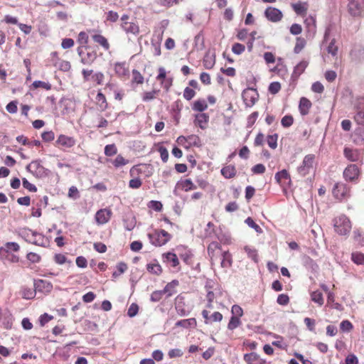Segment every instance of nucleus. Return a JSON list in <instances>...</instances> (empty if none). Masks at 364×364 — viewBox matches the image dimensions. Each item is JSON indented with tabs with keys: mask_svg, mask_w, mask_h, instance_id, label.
Instances as JSON below:
<instances>
[{
	"mask_svg": "<svg viewBox=\"0 0 364 364\" xmlns=\"http://www.w3.org/2000/svg\"><path fill=\"white\" fill-rule=\"evenodd\" d=\"M148 237L151 245L161 247L171 240V235L164 230H154L152 233L148 234Z\"/></svg>",
	"mask_w": 364,
	"mask_h": 364,
	"instance_id": "obj_1",
	"label": "nucleus"
},
{
	"mask_svg": "<svg viewBox=\"0 0 364 364\" xmlns=\"http://www.w3.org/2000/svg\"><path fill=\"white\" fill-rule=\"evenodd\" d=\"M334 228L339 235H346L351 230L350 221L346 215H340L334 220Z\"/></svg>",
	"mask_w": 364,
	"mask_h": 364,
	"instance_id": "obj_2",
	"label": "nucleus"
},
{
	"mask_svg": "<svg viewBox=\"0 0 364 364\" xmlns=\"http://www.w3.org/2000/svg\"><path fill=\"white\" fill-rule=\"evenodd\" d=\"M26 170L36 178H44L48 175V170L43 166L39 160L32 161L26 166Z\"/></svg>",
	"mask_w": 364,
	"mask_h": 364,
	"instance_id": "obj_3",
	"label": "nucleus"
},
{
	"mask_svg": "<svg viewBox=\"0 0 364 364\" xmlns=\"http://www.w3.org/2000/svg\"><path fill=\"white\" fill-rule=\"evenodd\" d=\"M20 235L28 243L36 245H42L43 244V237L42 235L30 229H23L20 232Z\"/></svg>",
	"mask_w": 364,
	"mask_h": 364,
	"instance_id": "obj_4",
	"label": "nucleus"
},
{
	"mask_svg": "<svg viewBox=\"0 0 364 364\" xmlns=\"http://www.w3.org/2000/svg\"><path fill=\"white\" fill-rule=\"evenodd\" d=\"M333 197L342 201L350 196V187L343 183H336L332 190Z\"/></svg>",
	"mask_w": 364,
	"mask_h": 364,
	"instance_id": "obj_5",
	"label": "nucleus"
},
{
	"mask_svg": "<svg viewBox=\"0 0 364 364\" xmlns=\"http://www.w3.org/2000/svg\"><path fill=\"white\" fill-rule=\"evenodd\" d=\"M360 175V170L355 164H349L343 171V176L346 181L356 182Z\"/></svg>",
	"mask_w": 364,
	"mask_h": 364,
	"instance_id": "obj_6",
	"label": "nucleus"
},
{
	"mask_svg": "<svg viewBox=\"0 0 364 364\" xmlns=\"http://www.w3.org/2000/svg\"><path fill=\"white\" fill-rule=\"evenodd\" d=\"M242 97L247 107H252L258 100L259 95L256 89L247 88L243 90Z\"/></svg>",
	"mask_w": 364,
	"mask_h": 364,
	"instance_id": "obj_7",
	"label": "nucleus"
},
{
	"mask_svg": "<svg viewBox=\"0 0 364 364\" xmlns=\"http://www.w3.org/2000/svg\"><path fill=\"white\" fill-rule=\"evenodd\" d=\"M76 144V140L74 137L69 136L65 134H60L55 141V146L63 150L73 147Z\"/></svg>",
	"mask_w": 364,
	"mask_h": 364,
	"instance_id": "obj_8",
	"label": "nucleus"
},
{
	"mask_svg": "<svg viewBox=\"0 0 364 364\" xmlns=\"http://www.w3.org/2000/svg\"><path fill=\"white\" fill-rule=\"evenodd\" d=\"M343 154L348 161L352 162L362 161L363 159V151L360 149L345 147Z\"/></svg>",
	"mask_w": 364,
	"mask_h": 364,
	"instance_id": "obj_9",
	"label": "nucleus"
},
{
	"mask_svg": "<svg viewBox=\"0 0 364 364\" xmlns=\"http://www.w3.org/2000/svg\"><path fill=\"white\" fill-rule=\"evenodd\" d=\"M159 74L156 76V80L160 82L161 87L166 90L168 91L173 84V79L166 77V71L164 68L160 67L158 69Z\"/></svg>",
	"mask_w": 364,
	"mask_h": 364,
	"instance_id": "obj_10",
	"label": "nucleus"
},
{
	"mask_svg": "<svg viewBox=\"0 0 364 364\" xmlns=\"http://www.w3.org/2000/svg\"><path fill=\"white\" fill-rule=\"evenodd\" d=\"M315 160V155H306L302 162V165L298 168L299 173L302 176H306L309 173L311 168H313Z\"/></svg>",
	"mask_w": 364,
	"mask_h": 364,
	"instance_id": "obj_11",
	"label": "nucleus"
},
{
	"mask_svg": "<svg viewBox=\"0 0 364 364\" xmlns=\"http://www.w3.org/2000/svg\"><path fill=\"white\" fill-rule=\"evenodd\" d=\"M223 252L221 245L218 242H212L208 247V253L210 257L211 263L213 264L220 257Z\"/></svg>",
	"mask_w": 364,
	"mask_h": 364,
	"instance_id": "obj_12",
	"label": "nucleus"
},
{
	"mask_svg": "<svg viewBox=\"0 0 364 364\" xmlns=\"http://www.w3.org/2000/svg\"><path fill=\"white\" fill-rule=\"evenodd\" d=\"M201 314L206 325L212 324L214 322H220L223 318V314L219 311H215L210 314L209 311L203 309Z\"/></svg>",
	"mask_w": 364,
	"mask_h": 364,
	"instance_id": "obj_13",
	"label": "nucleus"
},
{
	"mask_svg": "<svg viewBox=\"0 0 364 364\" xmlns=\"http://www.w3.org/2000/svg\"><path fill=\"white\" fill-rule=\"evenodd\" d=\"M112 215V212L109 208H103L97 211L95 219L97 225H102L108 223Z\"/></svg>",
	"mask_w": 364,
	"mask_h": 364,
	"instance_id": "obj_14",
	"label": "nucleus"
},
{
	"mask_svg": "<svg viewBox=\"0 0 364 364\" xmlns=\"http://www.w3.org/2000/svg\"><path fill=\"white\" fill-rule=\"evenodd\" d=\"M264 16L271 22L277 23L283 18L282 11L274 7L269 6L264 11Z\"/></svg>",
	"mask_w": 364,
	"mask_h": 364,
	"instance_id": "obj_15",
	"label": "nucleus"
},
{
	"mask_svg": "<svg viewBox=\"0 0 364 364\" xmlns=\"http://www.w3.org/2000/svg\"><path fill=\"white\" fill-rule=\"evenodd\" d=\"M363 0H349L348 11L353 16H360L363 11Z\"/></svg>",
	"mask_w": 364,
	"mask_h": 364,
	"instance_id": "obj_16",
	"label": "nucleus"
},
{
	"mask_svg": "<svg viewBox=\"0 0 364 364\" xmlns=\"http://www.w3.org/2000/svg\"><path fill=\"white\" fill-rule=\"evenodd\" d=\"M175 309L180 316H185L190 313L186 308L185 297L181 294L178 295L175 299Z\"/></svg>",
	"mask_w": 364,
	"mask_h": 364,
	"instance_id": "obj_17",
	"label": "nucleus"
},
{
	"mask_svg": "<svg viewBox=\"0 0 364 364\" xmlns=\"http://www.w3.org/2000/svg\"><path fill=\"white\" fill-rule=\"evenodd\" d=\"M34 287L36 291L48 294L53 290V284L50 282L38 279L34 282Z\"/></svg>",
	"mask_w": 364,
	"mask_h": 364,
	"instance_id": "obj_18",
	"label": "nucleus"
},
{
	"mask_svg": "<svg viewBox=\"0 0 364 364\" xmlns=\"http://www.w3.org/2000/svg\"><path fill=\"white\" fill-rule=\"evenodd\" d=\"M274 178L282 187L288 186L291 182L290 175L286 169L276 173Z\"/></svg>",
	"mask_w": 364,
	"mask_h": 364,
	"instance_id": "obj_19",
	"label": "nucleus"
},
{
	"mask_svg": "<svg viewBox=\"0 0 364 364\" xmlns=\"http://www.w3.org/2000/svg\"><path fill=\"white\" fill-rule=\"evenodd\" d=\"M20 250V245L15 242H8L0 247V257H5L6 253L17 252Z\"/></svg>",
	"mask_w": 364,
	"mask_h": 364,
	"instance_id": "obj_20",
	"label": "nucleus"
},
{
	"mask_svg": "<svg viewBox=\"0 0 364 364\" xmlns=\"http://www.w3.org/2000/svg\"><path fill=\"white\" fill-rule=\"evenodd\" d=\"M216 55L214 50H208L203 59V64L205 69H212L215 64Z\"/></svg>",
	"mask_w": 364,
	"mask_h": 364,
	"instance_id": "obj_21",
	"label": "nucleus"
},
{
	"mask_svg": "<svg viewBox=\"0 0 364 364\" xmlns=\"http://www.w3.org/2000/svg\"><path fill=\"white\" fill-rule=\"evenodd\" d=\"M77 50L81 58V63L84 65H91L97 58V54L93 51L83 53L80 48H78Z\"/></svg>",
	"mask_w": 364,
	"mask_h": 364,
	"instance_id": "obj_22",
	"label": "nucleus"
},
{
	"mask_svg": "<svg viewBox=\"0 0 364 364\" xmlns=\"http://www.w3.org/2000/svg\"><path fill=\"white\" fill-rule=\"evenodd\" d=\"M116 75L119 77H127L129 73V68L126 63H116L114 66Z\"/></svg>",
	"mask_w": 364,
	"mask_h": 364,
	"instance_id": "obj_23",
	"label": "nucleus"
},
{
	"mask_svg": "<svg viewBox=\"0 0 364 364\" xmlns=\"http://www.w3.org/2000/svg\"><path fill=\"white\" fill-rule=\"evenodd\" d=\"M209 121V115L206 113H199L196 114L194 124L196 126L199 127L202 129L207 127Z\"/></svg>",
	"mask_w": 364,
	"mask_h": 364,
	"instance_id": "obj_24",
	"label": "nucleus"
},
{
	"mask_svg": "<svg viewBox=\"0 0 364 364\" xmlns=\"http://www.w3.org/2000/svg\"><path fill=\"white\" fill-rule=\"evenodd\" d=\"M243 359L247 364H264L265 363L256 353H245Z\"/></svg>",
	"mask_w": 364,
	"mask_h": 364,
	"instance_id": "obj_25",
	"label": "nucleus"
},
{
	"mask_svg": "<svg viewBox=\"0 0 364 364\" xmlns=\"http://www.w3.org/2000/svg\"><path fill=\"white\" fill-rule=\"evenodd\" d=\"M179 285V282L176 279L168 282L163 289L164 294H166L167 297H170L176 293V288Z\"/></svg>",
	"mask_w": 364,
	"mask_h": 364,
	"instance_id": "obj_26",
	"label": "nucleus"
},
{
	"mask_svg": "<svg viewBox=\"0 0 364 364\" xmlns=\"http://www.w3.org/2000/svg\"><path fill=\"white\" fill-rule=\"evenodd\" d=\"M222 259L220 266L223 268H230L232 264V257L228 250L223 251L220 255Z\"/></svg>",
	"mask_w": 364,
	"mask_h": 364,
	"instance_id": "obj_27",
	"label": "nucleus"
},
{
	"mask_svg": "<svg viewBox=\"0 0 364 364\" xmlns=\"http://www.w3.org/2000/svg\"><path fill=\"white\" fill-rule=\"evenodd\" d=\"M122 29L127 33H132L134 35H136L139 33V27L136 23L134 22H125L122 23Z\"/></svg>",
	"mask_w": 364,
	"mask_h": 364,
	"instance_id": "obj_28",
	"label": "nucleus"
},
{
	"mask_svg": "<svg viewBox=\"0 0 364 364\" xmlns=\"http://www.w3.org/2000/svg\"><path fill=\"white\" fill-rule=\"evenodd\" d=\"M146 269L150 274L159 276L163 272V269L160 264L154 260L146 265Z\"/></svg>",
	"mask_w": 364,
	"mask_h": 364,
	"instance_id": "obj_29",
	"label": "nucleus"
},
{
	"mask_svg": "<svg viewBox=\"0 0 364 364\" xmlns=\"http://www.w3.org/2000/svg\"><path fill=\"white\" fill-rule=\"evenodd\" d=\"M311 101L306 98L301 97L299 101V109L301 115H306L309 112V109L311 107Z\"/></svg>",
	"mask_w": 364,
	"mask_h": 364,
	"instance_id": "obj_30",
	"label": "nucleus"
},
{
	"mask_svg": "<svg viewBox=\"0 0 364 364\" xmlns=\"http://www.w3.org/2000/svg\"><path fill=\"white\" fill-rule=\"evenodd\" d=\"M309 5L306 2H298L292 4V8L297 15L305 16Z\"/></svg>",
	"mask_w": 364,
	"mask_h": 364,
	"instance_id": "obj_31",
	"label": "nucleus"
},
{
	"mask_svg": "<svg viewBox=\"0 0 364 364\" xmlns=\"http://www.w3.org/2000/svg\"><path fill=\"white\" fill-rule=\"evenodd\" d=\"M220 173L223 177L230 179L234 178L237 174V169L233 165H228L224 166Z\"/></svg>",
	"mask_w": 364,
	"mask_h": 364,
	"instance_id": "obj_32",
	"label": "nucleus"
},
{
	"mask_svg": "<svg viewBox=\"0 0 364 364\" xmlns=\"http://www.w3.org/2000/svg\"><path fill=\"white\" fill-rule=\"evenodd\" d=\"M196 325L197 321L195 318L182 319L175 323L176 327H182L183 328H195Z\"/></svg>",
	"mask_w": 364,
	"mask_h": 364,
	"instance_id": "obj_33",
	"label": "nucleus"
},
{
	"mask_svg": "<svg viewBox=\"0 0 364 364\" xmlns=\"http://www.w3.org/2000/svg\"><path fill=\"white\" fill-rule=\"evenodd\" d=\"M191 108L194 112L203 113V111L208 109V104L205 100L198 99L193 102Z\"/></svg>",
	"mask_w": 364,
	"mask_h": 364,
	"instance_id": "obj_34",
	"label": "nucleus"
},
{
	"mask_svg": "<svg viewBox=\"0 0 364 364\" xmlns=\"http://www.w3.org/2000/svg\"><path fill=\"white\" fill-rule=\"evenodd\" d=\"M178 188L184 191L185 192H188L192 190H195L196 188V186L193 183V182L190 178H186L181 181L178 183Z\"/></svg>",
	"mask_w": 364,
	"mask_h": 364,
	"instance_id": "obj_35",
	"label": "nucleus"
},
{
	"mask_svg": "<svg viewBox=\"0 0 364 364\" xmlns=\"http://www.w3.org/2000/svg\"><path fill=\"white\" fill-rule=\"evenodd\" d=\"M309 65V62L307 60H301L300 61L294 68L292 77H298L300 76L306 70Z\"/></svg>",
	"mask_w": 364,
	"mask_h": 364,
	"instance_id": "obj_36",
	"label": "nucleus"
},
{
	"mask_svg": "<svg viewBox=\"0 0 364 364\" xmlns=\"http://www.w3.org/2000/svg\"><path fill=\"white\" fill-rule=\"evenodd\" d=\"M163 257L166 259V262L170 263L171 266L176 268L179 266V260L177 255L173 252H167L163 254Z\"/></svg>",
	"mask_w": 364,
	"mask_h": 364,
	"instance_id": "obj_37",
	"label": "nucleus"
},
{
	"mask_svg": "<svg viewBox=\"0 0 364 364\" xmlns=\"http://www.w3.org/2000/svg\"><path fill=\"white\" fill-rule=\"evenodd\" d=\"M92 39L94 42L100 45L105 50H108L109 49V44L105 36L100 34H95L92 36Z\"/></svg>",
	"mask_w": 364,
	"mask_h": 364,
	"instance_id": "obj_38",
	"label": "nucleus"
},
{
	"mask_svg": "<svg viewBox=\"0 0 364 364\" xmlns=\"http://www.w3.org/2000/svg\"><path fill=\"white\" fill-rule=\"evenodd\" d=\"M95 99L97 106L102 111H105V109H107L108 103L107 102L105 95L102 92H99Z\"/></svg>",
	"mask_w": 364,
	"mask_h": 364,
	"instance_id": "obj_39",
	"label": "nucleus"
},
{
	"mask_svg": "<svg viewBox=\"0 0 364 364\" xmlns=\"http://www.w3.org/2000/svg\"><path fill=\"white\" fill-rule=\"evenodd\" d=\"M306 46V41L303 37H297L296 38L295 46L294 48V53L296 54L300 53Z\"/></svg>",
	"mask_w": 364,
	"mask_h": 364,
	"instance_id": "obj_40",
	"label": "nucleus"
},
{
	"mask_svg": "<svg viewBox=\"0 0 364 364\" xmlns=\"http://www.w3.org/2000/svg\"><path fill=\"white\" fill-rule=\"evenodd\" d=\"M111 161L115 168H119L129 163V161L121 154L117 155L116 158L114 160H111Z\"/></svg>",
	"mask_w": 364,
	"mask_h": 364,
	"instance_id": "obj_41",
	"label": "nucleus"
},
{
	"mask_svg": "<svg viewBox=\"0 0 364 364\" xmlns=\"http://www.w3.org/2000/svg\"><path fill=\"white\" fill-rule=\"evenodd\" d=\"M311 301L321 306L324 303L323 294L319 291H314L311 293Z\"/></svg>",
	"mask_w": 364,
	"mask_h": 364,
	"instance_id": "obj_42",
	"label": "nucleus"
},
{
	"mask_svg": "<svg viewBox=\"0 0 364 364\" xmlns=\"http://www.w3.org/2000/svg\"><path fill=\"white\" fill-rule=\"evenodd\" d=\"M159 92V90H153L151 91L144 92L142 94V100L144 102H149L156 99Z\"/></svg>",
	"mask_w": 364,
	"mask_h": 364,
	"instance_id": "obj_43",
	"label": "nucleus"
},
{
	"mask_svg": "<svg viewBox=\"0 0 364 364\" xmlns=\"http://www.w3.org/2000/svg\"><path fill=\"white\" fill-rule=\"evenodd\" d=\"M244 250L245 252L247 254L249 258L252 259L256 263L259 262V257L257 250L252 249L248 246H245L244 247Z\"/></svg>",
	"mask_w": 364,
	"mask_h": 364,
	"instance_id": "obj_44",
	"label": "nucleus"
},
{
	"mask_svg": "<svg viewBox=\"0 0 364 364\" xmlns=\"http://www.w3.org/2000/svg\"><path fill=\"white\" fill-rule=\"evenodd\" d=\"M351 259L356 264H364V254L360 252H354L351 254Z\"/></svg>",
	"mask_w": 364,
	"mask_h": 364,
	"instance_id": "obj_45",
	"label": "nucleus"
},
{
	"mask_svg": "<svg viewBox=\"0 0 364 364\" xmlns=\"http://www.w3.org/2000/svg\"><path fill=\"white\" fill-rule=\"evenodd\" d=\"M32 87L34 89L38 88H42L46 90H50L52 88V85L50 83L48 82L41 81V80H36L32 83Z\"/></svg>",
	"mask_w": 364,
	"mask_h": 364,
	"instance_id": "obj_46",
	"label": "nucleus"
},
{
	"mask_svg": "<svg viewBox=\"0 0 364 364\" xmlns=\"http://www.w3.org/2000/svg\"><path fill=\"white\" fill-rule=\"evenodd\" d=\"M132 82L136 83L138 85H141L144 83V76L141 74V73L137 70H133L132 72Z\"/></svg>",
	"mask_w": 364,
	"mask_h": 364,
	"instance_id": "obj_47",
	"label": "nucleus"
},
{
	"mask_svg": "<svg viewBox=\"0 0 364 364\" xmlns=\"http://www.w3.org/2000/svg\"><path fill=\"white\" fill-rule=\"evenodd\" d=\"M187 137L188 146H187L186 147H188L189 146H194L198 147L201 145L200 139L198 135L191 134L188 136Z\"/></svg>",
	"mask_w": 364,
	"mask_h": 364,
	"instance_id": "obj_48",
	"label": "nucleus"
},
{
	"mask_svg": "<svg viewBox=\"0 0 364 364\" xmlns=\"http://www.w3.org/2000/svg\"><path fill=\"white\" fill-rule=\"evenodd\" d=\"M277 140H278V134H274L272 135H268L267 138V144L272 149H275L277 147Z\"/></svg>",
	"mask_w": 364,
	"mask_h": 364,
	"instance_id": "obj_49",
	"label": "nucleus"
},
{
	"mask_svg": "<svg viewBox=\"0 0 364 364\" xmlns=\"http://www.w3.org/2000/svg\"><path fill=\"white\" fill-rule=\"evenodd\" d=\"M338 50V46L336 45V39L333 38L327 47V52L332 56L335 57L337 55Z\"/></svg>",
	"mask_w": 364,
	"mask_h": 364,
	"instance_id": "obj_50",
	"label": "nucleus"
},
{
	"mask_svg": "<svg viewBox=\"0 0 364 364\" xmlns=\"http://www.w3.org/2000/svg\"><path fill=\"white\" fill-rule=\"evenodd\" d=\"M241 324V321L237 316H231L229 323L228 324V328L229 330H234Z\"/></svg>",
	"mask_w": 364,
	"mask_h": 364,
	"instance_id": "obj_51",
	"label": "nucleus"
},
{
	"mask_svg": "<svg viewBox=\"0 0 364 364\" xmlns=\"http://www.w3.org/2000/svg\"><path fill=\"white\" fill-rule=\"evenodd\" d=\"M117 153V148L114 144L106 145L105 147V154L107 156H112Z\"/></svg>",
	"mask_w": 364,
	"mask_h": 364,
	"instance_id": "obj_52",
	"label": "nucleus"
},
{
	"mask_svg": "<svg viewBox=\"0 0 364 364\" xmlns=\"http://www.w3.org/2000/svg\"><path fill=\"white\" fill-rule=\"evenodd\" d=\"M143 173L141 165L133 166L129 170V175L132 178H139V176Z\"/></svg>",
	"mask_w": 364,
	"mask_h": 364,
	"instance_id": "obj_53",
	"label": "nucleus"
},
{
	"mask_svg": "<svg viewBox=\"0 0 364 364\" xmlns=\"http://www.w3.org/2000/svg\"><path fill=\"white\" fill-rule=\"evenodd\" d=\"M116 267H117V272H114L112 274V277L114 278H116L118 276H119L120 274H123L124 272L127 271V269L128 268L127 264L124 262L118 263Z\"/></svg>",
	"mask_w": 364,
	"mask_h": 364,
	"instance_id": "obj_54",
	"label": "nucleus"
},
{
	"mask_svg": "<svg viewBox=\"0 0 364 364\" xmlns=\"http://www.w3.org/2000/svg\"><path fill=\"white\" fill-rule=\"evenodd\" d=\"M183 0H159V4L164 7L170 8L174 5H178Z\"/></svg>",
	"mask_w": 364,
	"mask_h": 364,
	"instance_id": "obj_55",
	"label": "nucleus"
},
{
	"mask_svg": "<svg viewBox=\"0 0 364 364\" xmlns=\"http://www.w3.org/2000/svg\"><path fill=\"white\" fill-rule=\"evenodd\" d=\"M5 257H0L1 260L8 261L12 263H17L19 262V257L13 253H6L4 255Z\"/></svg>",
	"mask_w": 364,
	"mask_h": 364,
	"instance_id": "obj_56",
	"label": "nucleus"
},
{
	"mask_svg": "<svg viewBox=\"0 0 364 364\" xmlns=\"http://www.w3.org/2000/svg\"><path fill=\"white\" fill-rule=\"evenodd\" d=\"M196 94V92L193 89L189 87H186L183 90V96L184 99H186L188 101H190L195 97Z\"/></svg>",
	"mask_w": 364,
	"mask_h": 364,
	"instance_id": "obj_57",
	"label": "nucleus"
},
{
	"mask_svg": "<svg viewBox=\"0 0 364 364\" xmlns=\"http://www.w3.org/2000/svg\"><path fill=\"white\" fill-rule=\"evenodd\" d=\"M164 295L163 290H156L151 293L150 300L152 302H158L163 298Z\"/></svg>",
	"mask_w": 364,
	"mask_h": 364,
	"instance_id": "obj_58",
	"label": "nucleus"
},
{
	"mask_svg": "<svg viewBox=\"0 0 364 364\" xmlns=\"http://www.w3.org/2000/svg\"><path fill=\"white\" fill-rule=\"evenodd\" d=\"M245 50V46L240 43H235L232 46V51L236 55H240Z\"/></svg>",
	"mask_w": 364,
	"mask_h": 364,
	"instance_id": "obj_59",
	"label": "nucleus"
},
{
	"mask_svg": "<svg viewBox=\"0 0 364 364\" xmlns=\"http://www.w3.org/2000/svg\"><path fill=\"white\" fill-rule=\"evenodd\" d=\"M180 257L187 264H191L193 263V254L189 250H186L184 253L181 254Z\"/></svg>",
	"mask_w": 364,
	"mask_h": 364,
	"instance_id": "obj_60",
	"label": "nucleus"
},
{
	"mask_svg": "<svg viewBox=\"0 0 364 364\" xmlns=\"http://www.w3.org/2000/svg\"><path fill=\"white\" fill-rule=\"evenodd\" d=\"M22 296L26 299H31L36 296V290L32 289H23L21 292Z\"/></svg>",
	"mask_w": 364,
	"mask_h": 364,
	"instance_id": "obj_61",
	"label": "nucleus"
},
{
	"mask_svg": "<svg viewBox=\"0 0 364 364\" xmlns=\"http://www.w3.org/2000/svg\"><path fill=\"white\" fill-rule=\"evenodd\" d=\"M340 328L343 332H350L353 330V326L348 320H344L341 323Z\"/></svg>",
	"mask_w": 364,
	"mask_h": 364,
	"instance_id": "obj_62",
	"label": "nucleus"
},
{
	"mask_svg": "<svg viewBox=\"0 0 364 364\" xmlns=\"http://www.w3.org/2000/svg\"><path fill=\"white\" fill-rule=\"evenodd\" d=\"M294 123V118L291 115H285L281 120L282 125L285 127H291Z\"/></svg>",
	"mask_w": 364,
	"mask_h": 364,
	"instance_id": "obj_63",
	"label": "nucleus"
},
{
	"mask_svg": "<svg viewBox=\"0 0 364 364\" xmlns=\"http://www.w3.org/2000/svg\"><path fill=\"white\" fill-rule=\"evenodd\" d=\"M142 185V181L140 178H132L129 181V187L133 189L139 188Z\"/></svg>",
	"mask_w": 364,
	"mask_h": 364,
	"instance_id": "obj_64",
	"label": "nucleus"
}]
</instances>
